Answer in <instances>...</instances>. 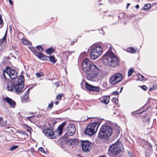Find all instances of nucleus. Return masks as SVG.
Listing matches in <instances>:
<instances>
[{
    "label": "nucleus",
    "mask_w": 157,
    "mask_h": 157,
    "mask_svg": "<svg viewBox=\"0 0 157 157\" xmlns=\"http://www.w3.org/2000/svg\"><path fill=\"white\" fill-rule=\"evenodd\" d=\"M82 67L86 73V78L88 80L96 81L98 80L99 69L89 59L86 58L82 62Z\"/></svg>",
    "instance_id": "nucleus-1"
},
{
    "label": "nucleus",
    "mask_w": 157,
    "mask_h": 157,
    "mask_svg": "<svg viewBox=\"0 0 157 157\" xmlns=\"http://www.w3.org/2000/svg\"><path fill=\"white\" fill-rule=\"evenodd\" d=\"M17 80L15 82L10 81L8 82L7 86L8 90L9 91L14 90L17 94H19L23 91L24 87V77L21 75L16 78Z\"/></svg>",
    "instance_id": "nucleus-2"
},
{
    "label": "nucleus",
    "mask_w": 157,
    "mask_h": 157,
    "mask_svg": "<svg viewBox=\"0 0 157 157\" xmlns=\"http://www.w3.org/2000/svg\"><path fill=\"white\" fill-rule=\"evenodd\" d=\"M66 126V132L65 134L66 137L68 136L73 135L75 132V128L74 124H67V122H63L58 128V130L59 132L58 135L60 136L62 135L63 132V128L65 126Z\"/></svg>",
    "instance_id": "nucleus-3"
},
{
    "label": "nucleus",
    "mask_w": 157,
    "mask_h": 157,
    "mask_svg": "<svg viewBox=\"0 0 157 157\" xmlns=\"http://www.w3.org/2000/svg\"><path fill=\"white\" fill-rule=\"evenodd\" d=\"M109 66L115 67L118 65L119 59L114 54L115 50L112 45L109 44Z\"/></svg>",
    "instance_id": "nucleus-4"
},
{
    "label": "nucleus",
    "mask_w": 157,
    "mask_h": 157,
    "mask_svg": "<svg viewBox=\"0 0 157 157\" xmlns=\"http://www.w3.org/2000/svg\"><path fill=\"white\" fill-rule=\"evenodd\" d=\"M124 147L122 144L118 140L115 144H112L109 149L110 155H116L121 152L123 151Z\"/></svg>",
    "instance_id": "nucleus-5"
},
{
    "label": "nucleus",
    "mask_w": 157,
    "mask_h": 157,
    "mask_svg": "<svg viewBox=\"0 0 157 157\" xmlns=\"http://www.w3.org/2000/svg\"><path fill=\"white\" fill-rule=\"evenodd\" d=\"M100 123L99 122H95L88 124L84 131V133L89 136H91L95 134Z\"/></svg>",
    "instance_id": "nucleus-6"
},
{
    "label": "nucleus",
    "mask_w": 157,
    "mask_h": 157,
    "mask_svg": "<svg viewBox=\"0 0 157 157\" xmlns=\"http://www.w3.org/2000/svg\"><path fill=\"white\" fill-rule=\"evenodd\" d=\"M103 51L101 45L96 44L92 48L90 52V57L92 59L97 58L101 54Z\"/></svg>",
    "instance_id": "nucleus-7"
},
{
    "label": "nucleus",
    "mask_w": 157,
    "mask_h": 157,
    "mask_svg": "<svg viewBox=\"0 0 157 157\" xmlns=\"http://www.w3.org/2000/svg\"><path fill=\"white\" fill-rule=\"evenodd\" d=\"M99 138L104 139L105 141L108 140V126L103 125L100 129L98 135Z\"/></svg>",
    "instance_id": "nucleus-8"
},
{
    "label": "nucleus",
    "mask_w": 157,
    "mask_h": 157,
    "mask_svg": "<svg viewBox=\"0 0 157 157\" xmlns=\"http://www.w3.org/2000/svg\"><path fill=\"white\" fill-rule=\"evenodd\" d=\"M123 77V75L121 74L117 73L111 77L110 82L112 85L116 84L122 80Z\"/></svg>",
    "instance_id": "nucleus-9"
},
{
    "label": "nucleus",
    "mask_w": 157,
    "mask_h": 157,
    "mask_svg": "<svg viewBox=\"0 0 157 157\" xmlns=\"http://www.w3.org/2000/svg\"><path fill=\"white\" fill-rule=\"evenodd\" d=\"M6 73L12 79L15 78L17 77V73L16 70L10 68L9 67H6Z\"/></svg>",
    "instance_id": "nucleus-10"
},
{
    "label": "nucleus",
    "mask_w": 157,
    "mask_h": 157,
    "mask_svg": "<svg viewBox=\"0 0 157 157\" xmlns=\"http://www.w3.org/2000/svg\"><path fill=\"white\" fill-rule=\"evenodd\" d=\"M81 145L82 150L84 152H87L91 149V145L90 142L87 140L82 141Z\"/></svg>",
    "instance_id": "nucleus-11"
},
{
    "label": "nucleus",
    "mask_w": 157,
    "mask_h": 157,
    "mask_svg": "<svg viewBox=\"0 0 157 157\" xmlns=\"http://www.w3.org/2000/svg\"><path fill=\"white\" fill-rule=\"evenodd\" d=\"M43 133L46 136L50 139H53L55 137V136L52 130L50 128L44 129L42 131Z\"/></svg>",
    "instance_id": "nucleus-12"
},
{
    "label": "nucleus",
    "mask_w": 157,
    "mask_h": 157,
    "mask_svg": "<svg viewBox=\"0 0 157 157\" xmlns=\"http://www.w3.org/2000/svg\"><path fill=\"white\" fill-rule=\"evenodd\" d=\"M85 86L87 89L89 90L96 91V92L99 91V87L90 85L86 82H85Z\"/></svg>",
    "instance_id": "nucleus-13"
},
{
    "label": "nucleus",
    "mask_w": 157,
    "mask_h": 157,
    "mask_svg": "<svg viewBox=\"0 0 157 157\" xmlns=\"http://www.w3.org/2000/svg\"><path fill=\"white\" fill-rule=\"evenodd\" d=\"M7 31L2 39L0 40V50L3 49L5 47L6 44V39Z\"/></svg>",
    "instance_id": "nucleus-14"
},
{
    "label": "nucleus",
    "mask_w": 157,
    "mask_h": 157,
    "mask_svg": "<svg viewBox=\"0 0 157 157\" xmlns=\"http://www.w3.org/2000/svg\"><path fill=\"white\" fill-rule=\"evenodd\" d=\"M4 100L12 107L13 108L15 107L16 103L15 102L11 99L8 97H6L4 98Z\"/></svg>",
    "instance_id": "nucleus-15"
},
{
    "label": "nucleus",
    "mask_w": 157,
    "mask_h": 157,
    "mask_svg": "<svg viewBox=\"0 0 157 157\" xmlns=\"http://www.w3.org/2000/svg\"><path fill=\"white\" fill-rule=\"evenodd\" d=\"M108 51H107L106 54L104 55L102 57V61L103 64L106 66L108 65Z\"/></svg>",
    "instance_id": "nucleus-16"
},
{
    "label": "nucleus",
    "mask_w": 157,
    "mask_h": 157,
    "mask_svg": "<svg viewBox=\"0 0 157 157\" xmlns=\"http://www.w3.org/2000/svg\"><path fill=\"white\" fill-rule=\"evenodd\" d=\"M143 144H141L143 147L146 149H149L151 146V144L147 141L142 140Z\"/></svg>",
    "instance_id": "nucleus-17"
},
{
    "label": "nucleus",
    "mask_w": 157,
    "mask_h": 157,
    "mask_svg": "<svg viewBox=\"0 0 157 157\" xmlns=\"http://www.w3.org/2000/svg\"><path fill=\"white\" fill-rule=\"evenodd\" d=\"M37 54H36L35 55V56L38 57L40 59H44L45 58V57L46 56L43 54L41 52H36Z\"/></svg>",
    "instance_id": "nucleus-18"
},
{
    "label": "nucleus",
    "mask_w": 157,
    "mask_h": 157,
    "mask_svg": "<svg viewBox=\"0 0 157 157\" xmlns=\"http://www.w3.org/2000/svg\"><path fill=\"white\" fill-rule=\"evenodd\" d=\"M79 143V140L77 139H75L73 140L71 139L70 141V144L71 145H76Z\"/></svg>",
    "instance_id": "nucleus-19"
},
{
    "label": "nucleus",
    "mask_w": 157,
    "mask_h": 157,
    "mask_svg": "<svg viewBox=\"0 0 157 157\" xmlns=\"http://www.w3.org/2000/svg\"><path fill=\"white\" fill-rule=\"evenodd\" d=\"M108 96H105L103 97L102 100H101V102L106 105L108 103Z\"/></svg>",
    "instance_id": "nucleus-20"
},
{
    "label": "nucleus",
    "mask_w": 157,
    "mask_h": 157,
    "mask_svg": "<svg viewBox=\"0 0 157 157\" xmlns=\"http://www.w3.org/2000/svg\"><path fill=\"white\" fill-rule=\"evenodd\" d=\"M48 57L49 58V60L53 63H55L56 61L54 56H51Z\"/></svg>",
    "instance_id": "nucleus-21"
},
{
    "label": "nucleus",
    "mask_w": 157,
    "mask_h": 157,
    "mask_svg": "<svg viewBox=\"0 0 157 157\" xmlns=\"http://www.w3.org/2000/svg\"><path fill=\"white\" fill-rule=\"evenodd\" d=\"M31 89L30 88H29L26 92L25 93V94L23 95L24 98L26 100L28 99L29 96V91Z\"/></svg>",
    "instance_id": "nucleus-22"
},
{
    "label": "nucleus",
    "mask_w": 157,
    "mask_h": 157,
    "mask_svg": "<svg viewBox=\"0 0 157 157\" xmlns=\"http://www.w3.org/2000/svg\"><path fill=\"white\" fill-rule=\"evenodd\" d=\"M70 52L67 51H65L64 52V53L63 54V57H65L66 58V61L68 58V56L70 54ZM65 61V60H64Z\"/></svg>",
    "instance_id": "nucleus-23"
},
{
    "label": "nucleus",
    "mask_w": 157,
    "mask_h": 157,
    "mask_svg": "<svg viewBox=\"0 0 157 157\" xmlns=\"http://www.w3.org/2000/svg\"><path fill=\"white\" fill-rule=\"evenodd\" d=\"M127 51L129 52L133 53L136 52V50L132 47H130L127 48Z\"/></svg>",
    "instance_id": "nucleus-24"
},
{
    "label": "nucleus",
    "mask_w": 157,
    "mask_h": 157,
    "mask_svg": "<svg viewBox=\"0 0 157 157\" xmlns=\"http://www.w3.org/2000/svg\"><path fill=\"white\" fill-rule=\"evenodd\" d=\"M53 104L54 102L53 101H51L50 104H49L47 108V110L48 111L50 110L52 108Z\"/></svg>",
    "instance_id": "nucleus-25"
},
{
    "label": "nucleus",
    "mask_w": 157,
    "mask_h": 157,
    "mask_svg": "<svg viewBox=\"0 0 157 157\" xmlns=\"http://www.w3.org/2000/svg\"><path fill=\"white\" fill-rule=\"evenodd\" d=\"M54 49L52 48H51L47 49L46 50V53L49 55H51Z\"/></svg>",
    "instance_id": "nucleus-26"
},
{
    "label": "nucleus",
    "mask_w": 157,
    "mask_h": 157,
    "mask_svg": "<svg viewBox=\"0 0 157 157\" xmlns=\"http://www.w3.org/2000/svg\"><path fill=\"white\" fill-rule=\"evenodd\" d=\"M151 7V4H145L144 5L143 9L145 10H149L150 9Z\"/></svg>",
    "instance_id": "nucleus-27"
},
{
    "label": "nucleus",
    "mask_w": 157,
    "mask_h": 157,
    "mask_svg": "<svg viewBox=\"0 0 157 157\" xmlns=\"http://www.w3.org/2000/svg\"><path fill=\"white\" fill-rule=\"evenodd\" d=\"M29 49L35 55L36 54H37L36 52L37 51H36L35 48L34 47H31L29 48Z\"/></svg>",
    "instance_id": "nucleus-28"
},
{
    "label": "nucleus",
    "mask_w": 157,
    "mask_h": 157,
    "mask_svg": "<svg viewBox=\"0 0 157 157\" xmlns=\"http://www.w3.org/2000/svg\"><path fill=\"white\" fill-rule=\"evenodd\" d=\"M134 72V69L131 68L128 70V77H130Z\"/></svg>",
    "instance_id": "nucleus-29"
},
{
    "label": "nucleus",
    "mask_w": 157,
    "mask_h": 157,
    "mask_svg": "<svg viewBox=\"0 0 157 157\" xmlns=\"http://www.w3.org/2000/svg\"><path fill=\"white\" fill-rule=\"evenodd\" d=\"M36 75L37 78H39L44 75V74L42 72H37L35 74Z\"/></svg>",
    "instance_id": "nucleus-30"
},
{
    "label": "nucleus",
    "mask_w": 157,
    "mask_h": 157,
    "mask_svg": "<svg viewBox=\"0 0 157 157\" xmlns=\"http://www.w3.org/2000/svg\"><path fill=\"white\" fill-rule=\"evenodd\" d=\"M6 123L7 121L6 120L5 121L3 120L2 121L0 122L1 125L3 127L5 126Z\"/></svg>",
    "instance_id": "nucleus-31"
},
{
    "label": "nucleus",
    "mask_w": 157,
    "mask_h": 157,
    "mask_svg": "<svg viewBox=\"0 0 157 157\" xmlns=\"http://www.w3.org/2000/svg\"><path fill=\"white\" fill-rule=\"evenodd\" d=\"M138 80L140 81L143 80L144 76L141 74H139L138 75Z\"/></svg>",
    "instance_id": "nucleus-32"
},
{
    "label": "nucleus",
    "mask_w": 157,
    "mask_h": 157,
    "mask_svg": "<svg viewBox=\"0 0 157 157\" xmlns=\"http://www.w3.org/2000/svg\"><path fill=\"white\" fill-rule=\"evenodd\" d=\"M113 133V128L112 127L109 126V134L110 136Z\"/></svg>",
    "instance_id": "nucleus-33"
},
{
    "label": "nucleus",
    "mask_w": 157,
    "mask_h": 157,
    "mask_svg": "<svg viewBox=\"0 0 157 157\" xmlns=\"http://www.w3.org/2000/svg\"><path fill=\"white\" fill-rule=\"evenodd\" d=\"M36 48L37 50L40 51L42 52L43 50V48L40 45L37 46H36Z\"/></svg>",
    "instance_id": "nucleus-34"
},
{
    "label": "nucleus",
    "mask_w": 157,
    "mask_h": 157,
    "mask_svg": "<svg viewBox=\"0 0 157 157\" xmlns=\"http://www.w3.org/2000/svg\"><path fill=\"white\" fill-rule=\"evenodd\" d=\"M157 89V85L153 86L152 87L150 88L149 90L150 91H152Z\"/></svg>",
    "instance_id": "nucleus-35"
},
{
    "label": "nucleus",
    "mask_w": 157,
    "mask_h": 157,
    "mask_svg": "<svg viewBox=\"0 0 157 157\" xmlns=\"http://www.w3.org/2000/svg\"><path fill=\"white\" fill-rule=\"evenodd\" d=\"M10 59L9 57H7L6 58L4 57V58L3 61L2 62V63L4 64H5L6 63V61Z\"/></svg>",
    "instance_id": "nucleus-36"
},
{
    "label": "nucleus",
    "mask_w": 157,
    "mask_h": 157,
    "mask_svg": "<svg viewBox=\"0 0 157 157\" xmlns=\"http://www.w3.org/2000/svg\"><path fill=\"white\" fill-rule=\"evenodd\" d=\"M18 147V146H12L10 148L11 151H13L17 149Z\"/></svg>",
    "instance_id": "nucleus-37"
},
{
    "label": "nucleus",
    "mask_w": 157,
    "mask_h": 157,
    "mask_svg": "<svg viewBox=\"0 0 157 157\" xmlns=\"http://www.w3.org/2000/svg\"><path fill=\"white\" fill-rule=\"evenodd\" d=\"M107 30V28L106 27H103L102 28V29L101 30V31L102 32V33H101V32H100V33H102L104 35V34L105 33H104V30Z\"/></svg>",
    "instance_id": "nucleus-38"
},
{
    "label": "nucleus",
    "mask_w": 157,
    "mask_h": 157,
    "mask_svg": "<svg viewBox=\"0 0 157 157\" xmlns=\"http://www.w3.org/2000/svg\"><path fill=\"white\" fill-rule=\"evenodd\" d=\"M111 101L115 103L116 104H117L118 100L116 98H113L111 99Z\"/></svg>",
    "instance_id": "nucleus-39"
},
{
    "label": "nucleus",
    "mask_w": 157,
    "mask_h": 157,
    "mask_svg": "<svg viewBox=\"0 0 157 157\" xmlns=\"http://www.w3.org/2000/svg\"><path fill=\"white\" fill-rule=\"evenodd\" d=\"M141 88L145 91L147 89V87L144 85L141 86Z\"/></svg>",
    "instance_id": "nucleus-40"
},
{
    "label": "nucleus",
    "mask_w": 157,
    "mask_h": 157,
    "mask_svg": "<svg viewBox=\"0 0 157 157\" xmlns=\"http://www.w3.org/2000/svg\"><path fill=\"white\" fill-rule=\"evenodd\" d=\"M29 41L27 40H23V43L25 44H28Z\"/></svg>",
    "instance_id": "nucleus-41"
},
{
    "label": "nucleus",
    "mask_w": 157,
    "mask_h": 157,
    "mask_svg": "<svg viewBox=\"0 0 157 157\" xmlns=\"http://www.w3.org/2000/svg\"><path fill=\"white\" fill-rule=\"evenodd\" d=\"M39 151L44 153H45V152L44 151V149L42 147H40L39 148Z\"/></svg>",
    "instance_id": "nucleus-42"
},
{
    "label": "nucleus",
    "mask_w": 157,
    "mask_h": 157,
    "mask_svg": "<svg viewBox=\"0 0 157 157\" xmlns=\"http://www.w3.org/2000/svg\"><path fill=\"white\" fill-rule=\"evenodd\" d=\"M3 24V21L1 17H0V25H1V27H2V25Z\"/></svg>",
    "instance_id": "nucleus-43"
},
{
    "label": "nucleus",
    "mask_w": 157,
    "mask_h": 157,
    "mask_svg": "<svg viewBox=\"0 0 157 157\" xmlns=\"http://www.w3.org/2000/svg\"><path fill=\"white\" fill-rule=\"evenodd\" d=\"M6 73V69L3 70V73L2 74V76H4L5 78H6V76L5 75V73Z\"/></svg>",
    "instance_id": "nucleus-44"
},
{
    "label": "nucleus",
    "mask_w": 157,
    "mask_h": 157,
    "mask_svg": "<svg viewBox=\"0 0 157 157\" xmlns=\"http://www.w3.org/2000/svg\"><path fill=\"white\" fill-rule=\"evenodd\" d=\"M62 97V96L61 95H58L57 96L56 99L57 100L60 99Z\"/></svg>",
    "instance_id": "nucleus-45"
},
{
    "label": "nucleus",
    "mask_w": 157,
    "mask_h": 157,
    "mask_svg": "<svg viewBox=\"0 0 157 157\" xmlns=\"http://www.w3.org/2000/svg\"><path fill=\"white\" fill-rule=\"evenodd\" d=\"M128 155L130 157H133V156L132 153L130 151L128 152Z\"/></svg>",
    "instance_id": "nucleus-46"
},
{
    "label": "nucleus",
    "mask_w": 157,
    "mask_h": 157,
    "mask_svg": "<svg viewBox=\"0 0 157 157\" xmlns=\"http://www.w3.org/2000/svg\"><path fill=\"white\" fill-rule=\"evenodd\" d=\"M113 94L114 95H117L118 94V92L117 91H115L113 92Z\"/></svg>",
    "instance_id": "nucleus-47"
},
{
    "label": "nucleus",
    "mask_w": 157,
    "mask_h": 157,
    "mask_svg": "<svg viewBox=\"0 0 157 157\" xmlns=\"http://www.w3.org/2000/svg\"><path fill=\"white\" fill-rule=\"evenodd\" d=\"M9 1L10 4H11V5L13 4V2L11 1V0H9Z\"/></svg>",
    "instance_id": "nucleus-48"
},
{
    "label": "nucleus",
    "mask_w": 157,
    "mask_h": 157,
    "mask_svg": "<svg viewBox=\"0 0 157 157\" xmlns=\"http://www.w3.org/2000/svg\"><path fill=\"white\" fill-rule=\"evenodd\" d=\"M139 6L138 5H136L135 6V8L136 9H138L139 8Z\"/></svg>",
    "instance_id": "nucleus-49"
},
{
    "label": "nucleus",
    "mask_w": 157,
    "mask_h": 157,
    "mask_svg": "<svg viewBox=\"0 0 157 157\" xmlns=\"http://www.w3.org/2000/svg\"><path fill=\"white\" fill-rule=\"evenodd\" d=\"M3 120V118L2 117H0V121H2Z\"/></svg>",
    "instance_id": "nucleus-50"
},
{
    "label": "nucleus",
    "mask_w": 157,
    "mask_h": 157,
    "mask_svg": "<svg viewBox=\"0 0 157 157\" xmlns=\"http://www.w3.org/2000/svg\"><path fill=\"white\" fill-rule=\"evenodd\" d=\"M59 103V102L58 101H56L55 102V105H57Z\"/></svg>",
    "instance_id": "nucleus-51"
},
{
    "label": "nucleus",
    "mask_w": 157,
    "mask_h": 157,
    "mask_svg": "<svg viewBox=\"0 0 157 157\" xmlns=\"http://www.w3.org/2000/svg\"><path fill=\"white\" fill-rule=\"evenodd\" d=\"M130 5V4H129V3H128V4H127V8H128V6H129Z\"/></svg>",
    "instance_id": "nucleus-52"
},
{
    "label": "nucleus",
    "mask_w": 157,
    "mask_h": 157,
    "mask_svg": "<svg viewBox=\"0 0 157 157\" xmlns=\"http://www.w3.org/2000/svg\"><path fill=\"white\" fill-rule=\"evenodd\" d=\"M123 87H121V90H120V92H121V91H122V90H123Z\"/></svg>",
    "instance_id": "nucleus-53"
},
{
    "label": "nucleus",
    "mask_w": 157,
    "mask_h": 157,
    "mask_svg": "<svg viewBox=\"0 0 157 157\" xmlns=\"http://www.w3.org/2000/svg\"><path fill=\"white\" fill-rule=\"evenodd\" d=\"M76 41H77V40H75V41H74V42H72L71 43V45H72V44H74V42H76Z\"/></svg>",
    "instance_id": "nucleus-54"
},
{
    "label": "nucleus",
    "mask_w": 157,
    "mask_h": 157,
    "mask_svg": "<svg viewBox=\"0 0 157 157\" xmlns=\"http://www.w3.org/2000/svg\"><path fill=\"white\" fill-rule=\"evenodd\" d=\"M23 133L22 134H23L24 135H26V134H27L26 133V132H22Z\"/></svg>",
    "instance_id": "nucleus-55"
},
{
    "label": "nucleus",
    "mask_w": 157,
    "mask_h": 157,
    "mask_svg": "<svg viewBox=\"0 0 157 157\" xmlns=\"http://www.w3.org/2000/svg\"><path fill=\"white\" fill-rule=\"evenodd\" d=\"M55 83L56 85H57V86L59 85V83H58V82H56Z\"/></svg>",
    "instance_id": "nucleus-56"
},
{
    "label": "nucleus",
    "mask_w": 157,
    "mask_h": 157,
    "mask_svg": "<svg viewBox=\"0 0 157 157\" xmlns=\"http://www.w3.org/2000/svg\"><path fill=\"white\" fill-rule=\"evenodd\" d=\"M31 117H29L27 118L28 119V120H29L30 118Z\"/></svg>",
    "instance_id": "nucleus-57"
},
{
    "label": "nucleus",
    "mask_w": 157,
    "mask_h": 157,
    "mask_svg": "<svg viewBox=\"0 0 157 157\" xmlns=\"http://www.w3.org/2000/svg\"><path fill=\"white\" fill-rule=\"evenodd\" d=\"M147 120L148 121V122H149V118H147Z\"/></svg>",
    "instance_id": "nucleus-58"
},
{
    "label": "nucleus",
    "mask_w": 157,
    "mask_h": 157,
    "mask_svg": "<svg viewBox=\"0 0 157 157\" xmlns=\"http://www.w3.org/2000/svg\"><path fill=\"white\" fill-rule=\"evenodd\" d=\"M102 3H100L99 4V5H102Z\"/></svg>",
    "instance_id": "nucleus-59"
},
{
    "label": "nucleus",
    "mask_w": 157,
    "mask_h": 157,
    "mask_svg": "<svg viewBox=\"0 0 157 157\" xmlns=\"http://www.w3.org/2000/svg\"><path fill=\"white\" fill-rule=\"evenodd\" d=\"M115 113H116V112H115L113 113V114H115Z\"/></svg>",
    "instance_id": "nucleus-60"
},
{
    "label": "nucleus",
    "mask_w": 157,
    "mask_h": 157,
    "mask_svg": "<svg viewBox=\"0 0 157 157\" xmlns=\"http://www.w3.org/2000/svg\"><path fill=\"white\" fill-rule=\"evenodd\" d=\"M108 97H109V98H110V97H109V96H108Z\"/></svg>",
    "instance_id": "nucleus-61"
},
{
    "label": "nucleus",
    "mask_w": 157,
    "mask_h": 157,
    "mask_svg": "<svg viewBox=\"0 0 157 157\" xmlns=\"http://www.w3.org/2000/svg\"><path fill=\"white\" fill-rule=\"evenodd\" d=\"M100 1V0H98V1Z\"/></svg>",
    "instance_id": "nucleus-62"
},
{
    "label": "nucleus",
    "mask_w": 157,
    "mask_h": 157,
    "mask_svg": "<svg viewBox=\"0 0 157 157\" xmlns=\"http://www.w3.org/2000/svg\"><path fill=\"white\" fill-rule=\"evenodd\" d=\"M80 157H82V156H81Z\"/></svg>",
    "instance_id": "nucleus-63"
}]
</instances>
